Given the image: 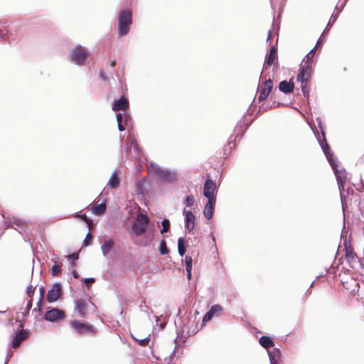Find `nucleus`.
Returning <instances> with one entry per match:
<instances>
[{
  "label": "nucleus",
  "mask_w": 364,
  "mask_h": 364,
  "mask_svg": "<svg viewBox=\"0 0 364 364\" xmlns=\"http://www.w3.org/2000/svg\"><path fill=\"white\" fill-rule=\"evenodd\" d=\"M100 77L103 81H107L108 80L107 77L106 76V75L105 74V73H104V71L102 70H100Z\"/></svg>",
  "instance_id": "nucleus-48"
},
{
  "label": "nucleus",
  "mask_w": 364,
  "mask_h": 364,
  "mask_svg": "<svg viewBox=\"0 0 364 364\" xmlns=\"http://www.w3.org/2000/svg\"><path fill=\"white\" fill-rule=\"evenodd\" d=\"M161 225L163 226L162 229L161 230V234H164L169 231L171 225L169 220H168L167 218H164L161 222Z\"/></svg>",
  "instance_id": "nucleus-31"
},
{
  "label": "nucleus",
  "mask_w": 364,
  "mask_h": 364,
  "mask_svg": "<svg viewBox=\"0 0 364 364\" xmlns=\"http://www.w3.org/2000/svg\"><path fill=\"white\" fill-rule=\"evenodd\" d=\"M23 326H24L23 323H20V325H19V326H20L21 328H23Z\"/></svg>",
  "instance_id": "nucleus-60"
},
{
  "label": "nucleus",
  "mask_w": 364,
  "mask_h": 364,
  "mask_svg": "<svg viewBox=\"0 0 364 364\" xmlns=\"http://www.w3.org/2000/svg\"><path fill=\"white\" fill-rule=\"evenodd\" d=\"M114 242L112 239H109L108 240L105 241L102 245H101V250L102 253L104 256H107L112 250V249L114 247Z\"/></svg>",
  "instance_id": "nucleus-23"
},
{
  "label": "nucleus",
  "mask_w": 364,
  "mask_h": 364,
  "mask_svg": "<svg viewBox=\"0 0 364 364\" xmlns=\"http://www.w3.org/2000/svg\"><path fill=\"white\" fill-rule=\"evenodd\" d=\"M132 23V11L129 9H122L119 11L117 16V34L119 36H127Z\"/></svg>",
  "instance_id": "nucleus-3"
},
{
  "label": "nucleus",
  "mask_w": 364,
  "mask_h": 364,
  "mask_svg": "<svg viewBox=\"0 0 364 364\" xmlns=\"http://www.w3.org/2000/svg\"><path fill=\"white\" fill-rule=\"evenodd\" d=\"M28 333L24 329L18 331L11 341L13 348H17L20 346L21 343L27 337Z\"/></svg>",
  "instance_id": "nucleus-19"
},
{
  "label": "nucleus",
  "mask_w": 364,
  "mask_h": 364,
  "mask_svg": "<svg viewBox=\"0 0 364 364\" xmlns=\"http://www.w3.org/2000/svg\"><path fill=\"white\" fill-rule=\"evenodd\" d=\"M12 355H13V351L11 350H9L7 352V355H6L4 364H8V363H9V360L11 359V358L12 357Z\"/></svg>",
  "instance_id": "nucleus-47"
},
{
  "label": "nucleus",
  "mask_w": 364,
  "mask_h": 364,
  "mask_svg": "<svg viewBox=\"0 0 364 364\" xmlns=\"http://www.w3.org/2000/svg\"><path fill=\"white\" fill-rule=\"evenodd\" d=\"M72 274H73V277L75 278V279H78L79 277H80L78 273H77V272L76 270H75V269H73L72 271Z\"/></svg>",
  "instance_id": "nucleus-51"
},
{
  "label": "nucleus",
  "mask_w": 364,
  "mask_h": 364,
  "mask_svg": "<svg viewBox=\"0 0 364 364\" xmlns=\"http://www.w3.org/2000/svg\"><path fill=\"white\" fill-rule=\"evenodd\" d=\"M115 65H116V60H114L110 62V66L111 67L114 68L115 66Z\"/></svg>",
  "instance_id": "nucleus-56"
},
{
  "label": "nucleus",
  "mask_w": 364,
  "mask_h": 364,
  "mask_svg": "<svg viewBox=\"0 0 364 364\" xmlns=\"http://www.w3.org/2000/svg\"><path fill=\"white\" fill-rule=\"evenodd\" d=\"M191 271L192 270H188V271H186L187 272V279L190 281L191 279Z\"/></svg>",
  "instance_id": "nucleus-52"
},
{
  "label": "nucleus",
  "mask_w": 364,
  "mask_h": 364,
  "mask_svg": "<svg viewBox=\"0 0 364 364\" xmlns=\"http://www.w3.org/2000/svg\"><path fill=\"white\" fill-rule=\"evenodd\" d=\"M213 316V314L208 310L203 318V323H205L206 322L210 321Z\"/></svg>",
  "instance_id": "nucleus-38"
},
{
  "label": "nucleus",
  "mask_w": 364,
  "mask_h": 364,
  "mask_svg": "<svg viewBox=\"0 0 364 364\" xmlns=\"http://www.w3.org/2000/svg\"><path fill=\"white\" fill-rule=\"evenodd\" d=\"M195 201L194 196L193 195H188L186 197L184 203L187 207L191 208L193 206Z\"/></svg>",
  "instance_id": "nucleus-33"
},
{
  "label": "nucleus",
  "mask_w": 364,
  "mask_h": 364,
  "mask_svg": "<svg viewBox=\"0 0 364 364\" xmlns=\"http://www.w3.org/2000/svg\"><path fill=\"white\" fill-rule=\"evenodd\" d=\"M75 309L80 316H84L87 308V302L85 299H80L75 301Z\"/></svg>",
  "instance_id": "nucleus-22"
},
{
  "label": "nucleus",
  "mask_w": 364,
  "mask_h": 364,
  "mask_svg": "<svg viewBox=\"0 0 364 364\" xmlns=\"http://www.w3.org/2000/svg\"><path fill=\"white\" fill-rule=\"evenodd\" d=\"M94 282H95V279L93 277L84 279V282H85V285L87 286V287H89L90 284L91 283H93Z\"/></svg>",
  "instance_id": "nucleus-46"
},
{
  "label": "nucleus",
  "mask_w": 364,
  "mask_h": 364,
  "mask_svg": "<svg viewBox=\"0 0 364 364\" xmlns=\"http://www.w3.org/2000/svg\"><path fill=\"white\" fill-rule=\"evenodd\" d=\"M61 272V266L58 264H54L50 268V272L53 275H58Z\"/></svg>",
  "instance_id": "nucleus-35"
},
{
  "label": "nucleus",
  "mask_w": 364,
  "mask_h": 364,
  "mask_svg": "<svg viewBox=\"0 0 364 364\" xmlns=\"http://www.w3.org/2000/svg\"><path fill=\"white\" fill-rule=\"evenodd\" d=\"M26 226V223L22 221V227L21 226H14V229L17 230L19 233L23 234L25 232L24 227Z\"/></svg>",
  "instance_id": "nucleus-44"
},
{
  "label": "nucleus",
  "mask_w": 364,
  "mask_h": 364,
  "mask_svg": "<svg viewBox=\"0 0 364 364\" xmlns=\"http://www.w3.org/2000/svg\"><path fill=\"white\" fill-rule=\"evenodd\" d=\"M18 33L16 31L9 29L6 22L0 23V38L11 43L16 39Z\"/></svg>",
  "instance_id": "nucleus-10"
},
{
  "label": "nucleus",
  "mask_w": 364,
  "mask_h": 364,
  "mask_svg": "<svg viewBox=\"0 0 364 364\" xmlns=\"http://www.w3.org/2000/svg\"><path fill=\"white\" fill-rule=\"evenodd\" d=\"M159 250L161 255H167L169 252V250L166 246V242L164 239L161 240Z\"/></svg>",
  "instance_id": "nucleus-30"
},
{
  "label": "nucleus",
  "mask_w": 364,
  "mask_h": 364,
  "mask_svg": "<svg viewBox=\"0 0 364 364\" xmlns=\"http://www.w3.org/2000/svg\"><path fill=\"white\" fill-rule=\"evenodd\" d=\"M270 364H279L281 351L278 348H274L272 350H267Z\"/></svg>",
  "instance_id": "nucleus-20"
},
{
  "label": "nucleus",
  "mask_w": 364,
  "mask_h": 364,
  "mask_svg": "<svg viewBox=\"0 0 364 364\" xmlns=\"http://www.w3.org/2000/svg\"><path fill=\"white\" fill-rule=\"evenodd\" d=\"M249 111V108L247 109L246 112L243 114L242 118L239 120L237 124H236L234 133L230 136L228 141V149L231 151L233 148L235 146V140L237 137L240 138V139H242L244 133L247 129H245V117Z\"/></svg>",
  "instance_id": "nucleus-5"
},
{
  "label": "nucleus",
  "mask_w": 364,
  "mask_h": 364,
  "mask_svg": "<svg viewBox=\"0 0 364 364\" xmlns=\"http://www.w3.org/2000/svg\"><path fill=\"white\" fill-rule=\"evenodd\" d=\"M149 218L144 213H139L132 224V230L136 235L144 234L149 226Z\"/></svg>",
  "instance_id": "nucleus-6"
},
{
  "label": "nucleus",
  "mask_w": 364,
  "mask_h": 364,
  "mask_svg": "<svg viewBox=\"0 0 364 364\" xmlns=\"http://www.w3.org/2000/svg\"><path fill=\"white\" fill-rule=\"evenodd\" d=\"M252 120L253 119H250V121H248L246 124H245V129H247L249 127V126L251 124V123L252 122Z\"/></svg>",
  "instance_id": "nucleus-55"
},
{
  "label": "nucleus",
  "mask_w": 364,
  "mask_h": 364,
  "mask_svg": "<svg viewBox=\"0 0 364 364\" xmlns=\"http://www.w3.org/2000/svg\"><path fill=\"white\" fill-rule=\"evenodd\" d=\"M65 317V312L58 308H49L44 315V319L50 322H59Z\"/></svg>",
  "instance_id": "nucleus-8"
},
{
  "label": "nucleus",
  "mask_w": 364,
  "mask_h": 364,
  "mask_svg": "<svg viewBox=\"0 0 364 364\" xmlns=\"http://www.w3.org/2000/svg\"><path fill=\"white\" fill-rule=\"evenodd\" d=\"M262 74H263V72H261L259 77H262Z\"/></svg>",
  "instance_id": "nucleus-64"
},
{
  "label": "nucleus",
  "mask_w": 364,
  "mask_h": 364,
  "mask_svg": "<svg viewBox=\"0 0 364 364\" xmlns=\"http://www.w3.org/2000/svg\"><path fill=\"white\" fill-rule=\"evenodd\" d=\"M269 54H272L277 57V41L274 45H272L269 49L268 53Z\"/></svg>",
  "instance_id": "nucleus-43"
},
{
  "label": "nucleus",
  "mask_w": 364,
  "mask_h": 364,
  "mask_svg": "<svg viewBox=\"0 0 364 364\" xmlns=\"http://www.w3.org/2000/svg\"><path fill=\"white\" fill-rule=\"evenodd\" d=\"M275 64H278L277 57L272 54L267 53L266 55L264 63L263 65V70L267 69L268 68L271 67L272 65L274 66Z\"/></svg>",
  "instance_id": "nucleus-21"
},
{
  "label": "nucleus",
  "mask_w": 364,
  "mask_h": 364,
  "mask_svg": "<svg viewBox=\"0 0 364 364\" xmlns=\"http://www.w3.org/2000/svg\"><path fill=\"white\" fill-rule=\"evenodd\" d=\"M79 258V255L77 253H72L70 255H68L67 256V259L68 260H71V265H73L74 264V262L77 259H78Z\"/></svg>",
  "instance_id": "nucleus-40"
},
{
  "label": "nucleus",
  "mask_w": 364,
  "mask_h": 364,
  "mask_svg": "<svg viewBox=\"0 0 364 364\" xmlns=\"http://www.w3.org/2000/svg\"><path fill=\"white\" fill-rule=\"evenodd\" d=\"M38 311V306H37L36 308H35V309H33V311Z\"/></svg>",
  "instance_id": "nucleus-61"
},
{
  "label": "nucleus",
  "mask_w": 364,
  "mask_h": 364,
  "mask_svg": "<svg viewBox=\"0 0 364 364\" xmlns=\"http://www.w3.org/2000/svg\"><path fill=\"white\" fill-rule=\"evenodd\" d=\"M282 103H278L277 104V106L279 107L280 105H282Z\"/></svg>",
  "instance_id": "nucleus-63"
},
{
  "label": "nucleus",
  "mask_w": 364,
  "mask_h": 364,
  "mask_svg": "<svg viewBox=\"0 0 364 364\" xmlns=\"http://www.w3.org/2000/svg\"><path fill=\"white\" fill-rule=\"evenodd\" d=\"M158 176L168 182H173L177 180V173L175 171H169L163 168L159 172Z\"/></svg>",
  "instance_id": "nucleus-17"
},
{
  "label": "nucleus",
  "mask_w": 364,
  "mask_h": 364,
  "mask_svg": "<svg viewBox=\"0 0 364 364\" xmlns=\"http://www.w3.org/2000/svg\"><path fill=\"white\" fill-rule=\"evenodd\" d=\"M92 238H93L92 235L90 232H88V233L87 234L85 238L83 240L84 246L85 247L89 246L91 244Z\"/></svg>",
  "instance_id": "nucleus-37"
},
{
  "label": "nucleus",
  "mask_w": 364,
  "mask_h": 364,
  "mask_svg": "<svg viewBox=\"0 0 364 364\" xmlns=\"http://www.w3.org/2000/svg\"><path fill=\"white\" fill-rule=\"evenodd\" d=\"M63 295V289L60 283L56 282L53 287L48 291L47 301L49 303L56 301Z\"/></svg>",
  "instance_id": "nucleus-11"
},
{
  "label": "nucleus",
  "mask_w": 364,
  "mask_h": 364,
  "mask_svg": "<svg viewBox=\"0 0 364 364\" xmlns=\"http://www.w3.org/2000/svg\"><path fill=\"white\" fill-rule=\"evenodd\" d=\"M176 348H177V346H175V348L174 350H173V352L171 353V354L169 356V360H171L173 357V355L175 354L176 353Z\"/></svg>",
  "instance_id": "nucleus-54"
},
{
  "label": "nucleus",
  "mask_w": 364,
  "mask_h": 364,
  "mask_svg": "<svg viewBox=\"0 0 364 364\" xmlns=\"http://www.w3.org/2000/svg\"><path fill=\"white\" fill-rule=\"evenodd\" d=\"M147 169L150 173H155L158 176L159 172L161 171V168H160L156 164L151 162L147 166Z\"/></svg>",
  "instance_id": "nucleus-29"
},
{
  "label": "nucleus",
  "mask_w": 364,
  "mask_h": 364,
  "mask_svg": "<svg viewBox=\"0 0 364 364\" xmlns=\"http://www.w3.org/2000/svg\"><path fill=\"white\" fill-rule=\"evenodd\" d=\"M215 202V199H208V202L205 205L203 215L207 220H210L213 218Z\"/></svg>",
  "instance_id": "nucleus-16"
},
{
  "label": "nucleus",
  "mask_w": 364,
  "mask_h": 364,
  "mask_svg": "<svg viewBox=\"0 0 364 364\" xmlns=\"http://www.w3.org/2000/svg\"><path fill=\"white\" fill-rule=\"evenodd\" d=\"M129 107V101L128 100L122 96L119 99L114 100L112 104V109L113 110H122L124 111Z\"/></svg>",
  "instance_id": "nucleus-18"
},
{
  "label": "nucleus",
  "mask_w": 364,
  "mask_h": 364,
  "mask_svg": "<svg viewBox=\"0 0 364 364\" xmlns=\"http://www.w3.org/2000/svg\"><path fill=\"white\" fill-rule=\"evenodd\" d=\"M139 309H140V311H142V312H144L147 314H149V306L146 304V302L145 301H141V304L139 305Z\"/></svg>",
  "instance_id": "nucleus-41"
},
{
  "label": "nucleus",
  "mask_w": 364,
  "mask_h": 364,
  "mask_svg": "<svg viewBox=\"0 0 364 364\" xmlns=\"http://www.w3.org/2000/svg\"><path fill=\"white\" fill-rule=\"evenodd\" d=\"M2 216L4 218H7V217L4 214H3Z\"/></svg>",
  "instance_id": "nucleus-62"
},
{
  "label": "nucleus",
  "mask_w": 364,
  "mask_h": 364,
  "mask_svg": "<svg viewBox=\"0 0 364 364\" xmlns=\"http://www.w3.org/2000/svg\"><path fill=\"white\" fill-rule=\"evenodd\" d=\"M259 344L267 350L274 346V341L269 336H261L259 340Z\"/></svg>",
  "instance_id": "nucleus-24"
},
{
  "label": "nucleus",
  "mask_w": 364,
  "mask_h": 364,
  "mask_svg": "<svg viewBox=\"0 0 364 364\" xmlns=\"http://www.w3.org/2000/svg\"><path fill=\"white\" fill-rule=\"evenodd\" d=\"M213 316V314L208 310L203 318V323H205L206 322L210 321Z\"/></svg>",
  "instance_id": "nucleus-39"
},
{
  "label": "nucleus",
  "mask_w": 364,
  "mask_h": 364,
  "mask_svg": "<svg viewBox=\"0 0 364 364\" xmlns=\"http://www.w3.org/2000/svg\"><path fill=\"white\" fill-rule=\"evenodd\" d=\"M149 342V338L148 337L139 340V344L141 346H146V345H148Z\"/></svg>",
  "instance_id": "nucleus-45"
},
{
  "label": "nucleus",
  "mask_w": 364,
  "mask_h": 364,
  "mask_svg": "<svg viewBox=\"0 0 364 364\" xmlns=\"http://www.w3.org/2000/svg\"><path fill=\"white\" fill-rule=\"evenodd\" d=\"M120 178L114 171L108 181V186L110 188H116L119 186Z\"/></svg>",
  "instance_id": "nucleus-25"
},
{
  "label": "nucleus",
  "mask_w": 364,
  "mask_h": 364,
  "mask_svg": "<svg viewBox=\"0 0 364 364\" xmlns=\"http://www.w3.org/2000/svg\"><path fill=\"white\" fill-rule=\"evenodd\" d=\"M70 325L80 335H92L95 333L92 326L77 320L71 321Z\"/></svg>",
  "instance_id": "nucleus-7"
},
{
  "label": "nucleus",
  "mask_w": 364,
  "mask_h": 364,
  "mask_svg": "<svg viewBox=\"0 0 364 364\" xmlns=\"http://www.w3.org/2000/svg\"><path fill=\"white\" fill-rule=\"evenodd\" d=\"M42 300L43 299L39 298V300L37 302V306H38V311H41L42 309Z\"/></svg>",
  "instance_id": "nucleus-50"
},
{
  "label": "nucleus",
  "mask_w": 364,
  "mask_h": 364,
  "mask_svg": "<svg viewBox=\"0 0 364 364\" xmlns=\"http://www.w3.org/2000/svg\"><path fill=\"white\" fill-rule=\"evenodd\" d=\"M32 306H33V298H31L27 301L26 309H25L24 311L22 313V316L23 318H26V316H28V315L29 314V311L31 309Z\"/></svg>",
  "instance_id": "nucleus-32"
},
{
  "label": "nucleus",
  "mask_w": 364,
  "mask_h": 364,
  "mask_svg": "<svg viewBox=\"0 0 364 364\" xmlns=\"http://www.w3.org/2000/svg\"><path fill=\"white\" fill-rule=\"evenodd\" d=\"M178 252L181 257L184 256L186 252V245L185 238L181 237L178 240Z\"/></svg>",
  "instance_id": "nucleus-26"
},
{
  "label": "nucleus",
  "mask_w": 364,
  "mask_h": 364,
  "mask_svg": "<svg viewBox=\"0 0 364 364\" xmlns=\"http://www.w3.org/2000/svg\"><path fill=\"white\" fill-rule=\"evenodd\" d=\"M263 85H264V87L262 88L259 92V95L258 96L259 101H263L269 96V95L273 87V82L269 78V79L265 80L263 82Z\"/></svg>",
  "instance_id": "nucleus-14"
},
{
  "label": "nucleus",
  "mask_w": 364,
  "mask_h": 364,
  "mask_svg": "<svg viewBox=\"0 0 364 364\" xmlns=\"http://www.w3.org/2000/svg\"><path fill=\"white\" fill-rule=\"evenodd\" d=\"M39 293H40V298L43 299L44 294H45V287L43 286H41L39 288Z\"/></svg>",
  "instance_id": "nucleus-49"
},
{
  "label": "nucleus",
  "mask_w": 364,
  "mask_h": 364,
  "mask_svg": "<svg viewBox=\"0 0 364 364\" xmlns=\"http://www.w3.org/2000/svg\"><path fill=\"white\" fill-rule=\"evenodd\" d=\"M331 21L328 22L327 27L323 32L321 37L318 40L316 45L314 48H312L309 53H307L305 58L303 59L301 65H300V73L297 75V81H300L301 85V90L305 96L308 95V90L306 89L308 81L311 75L313 70V65L314 61L313 58L315 54V50L317 48L318 45L321 43L322 37H325L326 34L328 31V26H330Z\"/></svg>",
  "instance_id": "nucleus-2"
},
{
  "label": "nucleus",
  "mask_w": 364,
  "mask_h": 364,
  "mask_svg": "<svg viewBox=\"0 0 364 364\" xmlns=\"http://www.w3.org/2000/svg\"><path fill=\"white\" fill-rule=\"evenodd\" d=\"M160 326H161V328L162 329H164V328H165V326H166V323H161V325H160Z\"/></svg>",
  "instance_id": "nucleus-58"
},
{
  "label": "nucleus",
  "mask_w": 364,
  "mask_h": 364,
  "mask_svg": "<svg viewBox=\"0 0 364 364\" xmlns=\"http://www.w3.org/2000/svg\"><path fill=\"white\" fill-rule=\"evenodd\" d=\"M333 18V22H334V21H336V16H334V17H333V16H331V18Z\"/></svg>",
  "instance_id": "nucleus-59"
},
{
  "label": "nucleus",
  "mask_w": 364,
  "mask_h": 364,
  "mask_svg": "<svg viewBox=\"0 0 364 364\" xmlns=\"http://www.w3.org/2000/svg\"><path fill=\"white\" fill-rule=\"evenodd\" d=\"M294 89V83L293 82V77H291L289 81L282 80L279 84V91L284 92V94H290L293 92Z\"/></svg>",
  "instance_id": "nucleus-15"
},
{
  "label": "nucleus",
  "mask_w": 364,
  "mask_h": 364,
  "mask_svg": "<svg viewBox=\"0 0 364 364\" xmlns=\"http://www.w3.org/2000/svg\"><path fill=\"white\" fill-rule=\"evenodd\" d=\"M218 192V188L215 182H214L210 178H208L204 183L203 186V196L207 199H215L216 200V195Z\"/></svg>",
  "instance_id": "nucleus-9"
},
{
  "label": "nucleus",
  "mask_w": 364,
  "mask_h": 364,
  "mask_svg": "<svg viewBox=\"0 0 364 364\" xmlns=\"http://www.w3.org/2000/svg\"><path fill=\"white\" fill-rule=\"evenodd\" d=\"M317 123L318 125V127L321 129V135H322V139H321L320 135L317 136L318 140L320 143V145L328 159V163L330 164L331 168H333L335 176L336 177V180L338 182V188L340 190V192L342 191V190H344V185L348 179V173L345 168L341 165L340 162L338 161V159L334 156L333 154L331 152L330 147L326 143L325 136H324V132L322 128L321 125V121L320 119H317Z\"/></svg>",
  "instance_id": "nucleus-1"
},
{
  "label": "nucleus",
  "mask_w": 364,
  "mask_h": 364,
  "mask_svg": "<svg viewBox=\"0 0 364 364\" xmlns=\"http://www.w3.org/2000/svg\"><path fill=\"white\" fill-rule=\"evenodd\" d=\"M116 117L118 129L120 132L125 130L126 127L132 125V118L129 114L118 113Z\"/></svg>",
  "instance_id": "nucleus-13"
},
{
  "label": "nucleus",
  "mask_w": 364,
  "mask_h": 364,
  "mask_svg": "<svg viewBox=\"0 0 364 364\" xmlns=\"http://www.w3.org/2000/svg\"><path fill=\"white\" fill-rule=\"evenodd\" d=\"M87 56L88 52L87 49L81 45H77L70 50L68 54V59L75 65L81 66L84 65Z\"/></svg>",
  "instance_id": "nucleus-4"
},
{
  "label": "nucleus",
  "mask_w": 364,
  "mask_h": 364,
  "mask_svg": "<svg viewBox=\"0 0 364 364\" xmlns=\"http://www.w3.org/2000/svg\"><path fill=\"white\" fill-rule=\"evenodd\" d=\"M36 290V287L32 285L28 286L26 287V294L31 298H33V293Z\"/></svg>",
  "instance_id": "nucleus-42"
},
{
  "label": "nucleus",
  "mask_w": 364,
  "mask_h": 364,
  "mask_svg": "<svg viewBox=\"0 0 364 364\" xmlns=\"http://www.w3.org/2000/svg\"><path fill=\"white\" fill-rule=\"evenodd\" d=\"M106 209H107L106 205H105L103 203H100V204H97V205H95L92 208V212L95 215L100 216V215H102L106 211Z\"/></svg>",
  "instance_id": "nucleus-28"
},
{
  "label": "nucleus",
  "mask_w": 364,
  "mask_h": 364,
  "mask_svg": "<svg viewBox=\"0 0 364 364\" xmlns=\"http://www.w3.org/2000/svg\"><path fill=\"white\" fill-rule=\"evenodd\" d=\"M209 311L215 316L217 313L223 311V307L219 304H215L210 308Z\"/></svg>",
  "instance_id": "nucleus-36"
},
{
  "label": "nucleus",
  "mask_w": 364,
  "mask_h": 364,
  "mask_svg": "<svg viewBox=\"0 0 364 364\" xmlns=\"http://www.w3.org/2000/svg\"><path fill=\"white\" fill-rule=\"evenodd\" d=\"M186 270H192L193 259L191 256L186 255L185 257Z\"/></svg>",
  "instance_id": "nucleus-34"
},
{
  "label": "nucleus",
  "mask_w": 364,
  "mask_h": 364,
  "mask_svg": "<svg viewBox=\"0 0 364 364\" xmlns=\"http://www.w3.org/2000/svg\"><path fill=\"white\" fill-rule=\"evenodd\" d=\"M154 318H155V321H156V323H158V322H159V316H154Z\"/></svg>",
  "instance_id": "nucleus-57"
},
{
  "label": "nucleus",
  "mask_w": 364,
  "mask_h": 364,
  "mask_svg": "<svg viewBox=\"0 0 364 364\" xmlns=\"http://www.w3.org/2000/svg\"><path fill=\"white\" fill-rule=\"evenodd\" d=\"M272 31H268V36H267V42H269V40L271 39L272 38Z\"/></svg>",
  "instance_id": "nucleus-53"
},
{
  "label": "nucleus",
  "mask_w": 364,
  "mask_h": 364,
  "mask_svg": "<svg viewBox=\"0 0 364 364\" xmlns=\"http://www.w3.org/2000/svg\"><path fill=\"white\" fill-rule=\"evenodd\" d=\"M183 215L184 216L185 229L188 232H192L195 228L196 216L191 210H183Z\"/></svg>",
  "instance_id": "nucleus-12"
},
{
  "label": "nucleus",
  "mask_w": 364,
  "mask_h": 364,
  "mask_svg": "<svg viewBox=\"0 0 364 364\" xmlns=\"http://www.w3.org/2000/svg\"><path fill=\"white\" fill-rule=\"evenodd\" d=\"M4 224H5L4 230L8 229V228H14V225L22 227V220L21 219L14 218L13 220L10 219L7 221H5Z\"/></svg>",
  "instance_id": "nucleus-27"
}]
</instances>
